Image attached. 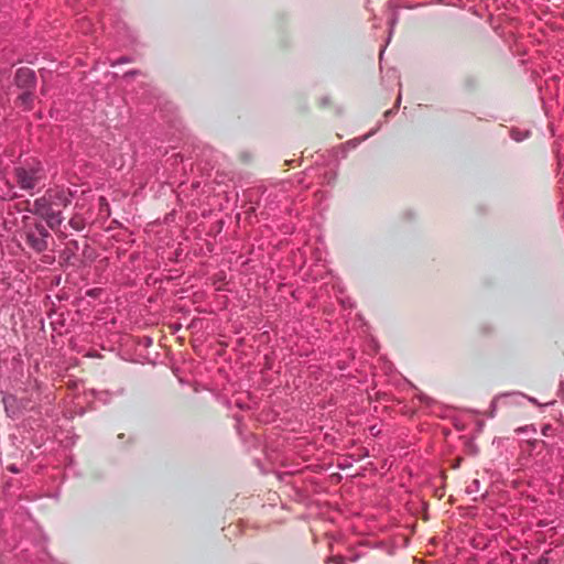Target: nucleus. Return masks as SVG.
Listing matches in <instances>:
<instances>
[{"mask_svg": "<svg viewBox=\"0 0 564 564\" xmlns=\"http://www.w3.org/2000/svg\"><path fill=\"white\" fill-rule=\"evenodd\" d=\"M529 135V131L525 130V131H522L520 129H517V128H513L510 130V137L517 141V142H520V141H523L524 139H527Z\"/></svg>", "mask_w": 564, "mask_h": 564, "instance_id": "7", "label": "nucleus"}, {"mask_svg": "<svg viewBox=\"0 0 564 564\" xmlns=\"http://www.w3.org/2000/svg\"><path fill=\"white\" fill-rule=\"evenodd\" d=\"M29 219H30V217H28V216H24V217H23V221H26V220H29Z\"/></svg>", "mask_w": 564, "mask_h": 564, "instance_id": "11", "label": "nucleus"}, {"mask_svg": "<svg viewBox=\"0 0 564 564\" xmlns=\"http://www.w3.org/2000/svg\"><path fill=\"white\" fill-rule=\"evenodd\" d=\"M15 84L18 87L32 90L35 87L34 72L28 67H21L15 73Z\"/></svg>", "mask_w": 564, "mask_h": 564, "instance_id": "4", "label": "nucleus"}, {"mask_svg": "<svg viewBox=\"0 0 564 564\" xmlns=\"http://www.w3.org/2000/svg\"><path fill=\"white\" fill-rule=\"evenodd\" d=\"M19 100L21 101L22 105H24L25 107H29L30 104L32 102V91L31 90L24 91L22 95L19 96Z\"/></svg>", "mask_w": 564, "mask_h": 564, "instance_id": "8", "label": "nucleus"}, {"mask_svg": "<svg viewBox=\"0 0 564 564\" xmlns=\"http://www.w3.org/2000/svg\"><path fill=\"white\" fill-rule=\"evenodd\" d=\"M25 241L35 252L41 253L48 248V238H51L47 229L40 223L33 228L25 229Z\"/></svg>", "mask_w": 564, "mask_h": 564, "instance_id": "2", "label": "nucleus"}, {"mask_svg": "<svg viewBox=\"0 0 564 564\" xmlns=\"http://www.w3.org/2000/svg\"><path fill=\"white\" fill-rule=\"evenodd\" d=\"M44 220L51 229H55L62 224L63 217L59 210L54 209L44 218Z\"/></svg>", "mask_w": 564, "mask_h": 564, "instance_id": "6", "label": "nucleus"}, {"mask_svg": "<svg viewBox=\"0 0 564 564\" xmlns=\"http://www.w3.org/2000/svg\"><path fill=\"white\" fill-rule=\"evenodd\" d=\"M69 224H70V226H72L73 228H75L76 230H79V229H80L79 223H78V221H76L75 219H72V220L69 221Z\"/></svg>", "mask_w": 564, "mask_h": 564, "instance_id": "9", "label": "nucleus"}, {"mask_svg": "<svg viewBox=\"0 0 564 564\" xmlns=\"http://www.w3.org/2000/svg\"><path fill=\"white\" fill-rule=\"evenodd\" d=\"M536 564H549V558H547V557H545V556H541V557L538 560Z\"/></svg>", "mask_w": 564, "mask_h": 564, "instance_id": "10", "label": "nucleus"}, {"mask_svg": "<svg viewBox=\"0 0 564 564\" xmlns=\"http://www.w3.org/2000/svg\"><path fill=\"white\" fill-rule=\"evenodd\" d=\"M50 198L52 199L53 207H66L70 204L69 195L65 191H47L46 192Z\"/></svg>", "mask_w": 564, "mask_h": 564, "instance_id": "5", "label": "nucleus"}, {"mask_svg": "<svg viewBox=\"0 0 564 564\" xmlns=\"http://www.w3.org/2000/svg\"><path fill=\"white\" fill-rule=\"evenodd\" d=\"M43 170L36 166H18L14 169V177L18 185L25 191L35 188L43 178Z\"/></svg>", "mask_w": 564, "mask_h": 564, "instance_id": "1", "label": "nucleus"}, {"mask_svg": "<svg viewBox=\"0 0 564 564\" xmlns=\"http://www.w3.org/2000/svg\"><path fill=\"white\" fill-rule=\"evenodd\" d=\"M22 204L25 205V209H28L29 212L35 214V215H39L41 218H45L52 210H54L55 208L53 207V203H52V199L50 198V196L47 195V193H45L44 196L35 199L32 204V207H30L31 203L30 200H24Z\"/></svg>", "mask_w": 564, "mask_h": 564, "instance_id": "3", "label": "nucleus"}]
</instances>
